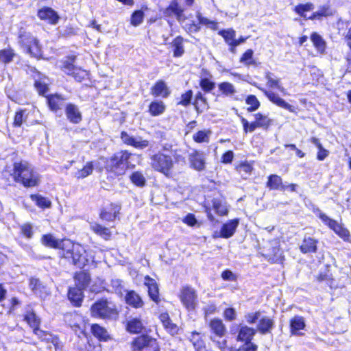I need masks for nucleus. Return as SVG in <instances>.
<instances>
[{
  "mask_svg": "<svg viewBox=\"0 0 351 351\" xmlns=\"http://www.w3.org/2000/svg\"><path fill=\"white\" fill-rule=\"evenodd\" d=\"M14 57L15 52L12 47L0 49V62L5 64H9L12 62Z\"/></svg>",
  "mask_w": 351,
  "mask_h": 351,
  "instance_id": "nucleus-56",
  "label": "nucleus"
},
{
  "mask_svg": "<svg viewBox=\"0 0 351 351\" xmlns=\"http://www.w3.org/2000/svg\"><path fill=\"white\" fill-rule=\"evenodd\" d=\"M90 332L100 342H106L111 339L107 330L99 324L90 325Z\"/></svg>",
  "mask_w": 351,
  "mask_h": 351,
  "instance_id": "nucleus-39",
  "label": "nucleus"
},
{
  "mask_svg": "<svg viewBox=\"0 0 351 351\" xmlns=\"http://www.w3.org/2000/svg\"><path fill=\"white\" fill-rule=\"evenodd\" d=\"M189 341L191 343L194 351H208L206 348L203 336L199 332L193 330L191 332Z\"/></svg>",
  "mask_w": 351,
  "mask_h": 351,
  "instance_id": "nucleus-38",
  "label": "nucleus"
},
{
  "mask_svg": "<svg viewBox=\"0 0 351 351\" xmlns=\"http://www.w3.org/2000/svg\"><path fill=\"white\" fill-rule=\"evenodd\" d=\"M184 9L180 6L178 0H171L169 5L164 10L163 14L166 17L175 16L180 21L183 17Z\"/></svg>",
  "mask_w": 351,
  "mask_h": 351,
  "instance_id": "nucleus-31",
  "label": "nucleus"
},
{
  "mask_svg": "<svg viewBox=\"0 0 351 351\" xmlns=\"http://www.w3.org/2000/svg\"><path fill=\"white\" fill-rule=\"evenodd\" d=\"M73 279L76 287L86 290L92 282L90 274L87 270H79L73 273Z\"/></svg>",
  "mask_w": 351,
  "mask_h": 351,
  "instance_id": "nucleus-20",
  "label": "nucleus"
},
{
  "mask_svg": "<svg viewBox=\"0 0 351 351\" xmlns=\"http://www.w3.org/2000/svg\"><path fill=\"white\" fill-rule=\"evenodd\" d=\"M253 116L254 120L249 122L247 119L242 115L238 114L242 124L243 133H252L257 129L268 130L274 124L273 119L269 118L267 114L258 112L254 114Z\"/></svg>",
  "mask_w": 351,
  "mask_h": 351,
  "instance_id": "nucleus-9",
  "label": "nucleus"
},
{
  "mask_svg": "<svg viewBox=\"0 0 351 351\" xmlns=\"http://www.w3.org/2000/svg\"><path fill=\"white\" fill-rule=\"evenodd\" d=\"M150 166L154 171L168 178L173 177L174 161L171 156L158 152L150 157Z\"/></svg>",
  "mask_w": 351,
  "mask_h": 351,
  "instance_id": "nucleus-7",
  "label": "nucleus"
},
{
  "mask_svg": "<svg viewBox=\"0 0 351 351\" xmlns=\"http://www.w3.org/2000/svg\"><path fill=\"white\" fill-rule=\"evenodd\" d=\"M158 319L162 323L165 330L171 335L174 336L178 333L179 328L177 324H174L167 312L161 313Z\"/></svg>",
  "mask_w": 351,
  "mask_h": 351,
  "instance_id": "nucleus-32",
  "label": "nucleus"
},
{
  "mask_svg": "<svg viewBox=\"0 0 351 351\" xmlns=\"http://www.w3.org/2000/svg\"><path fill=\"white\" fill-rule=\"evenodd\" d=\"M218 34L223 38L225 43L228 46L229 51L234 53L232 43L235 41L236 31L232 28L222 29L218 32Z\"/></svg>",
  "mask_w": 351,
  "mask_h": 351,
  "instance_id": "nucleus-41",
  "label": "nucleus"
},
{
  "mask_svg": "<svg viewBox=\"0 0 351 351\" xmlns=\"http://www.w3.org/2000/svg\"><path fill=\"white\" fill-rule=\"evenodd\" d=\"M45 99L49 109L53 112L61 110L64 106L66 99L59 93L49 94L45 96Z\"/></svg>",
  "mask_w": 351,
  "mask_h": 351,
  "instance_id": "nucleus-21",
  "label": "nucleus"
},
{
  "mask_svg": "<svg viewBox=\"0 0 351 351\" xmlns=\"http://www.w3.org/2000/svg\"><path fill=\"white\" fill-rule=\"evenodd\" d=\"M77 57L69 55L59 61L58 69L65 75L71 77L77 82H82L89 78V72L75 65Z\"/></svg>",
  "mask_w": 351,
  "mask_h": 351,
  "instance_id": "nucleus-3",
  "label": "nucleus"
},
{
  "mask_svg": "<svg viewBox=\"0 0 351 351\" xmlns=\"http://www.w3.org/2000/svg\"><path fill=\"white\" fill-rule=\"evenodd\" d=\"M333 15V10L330 5H323L319 8V10L313 12L308 19L311 21H321L324 18H327Z\"/></svg>",
  "mask_w": 351,
  "mask_h": 351,
  "instance_id": "nucleus-43",
  "label": "nucleus"
},
{
  "mask_svg": "<svg viewBox=\"0 0 351 351\" xmlns=\"http://www.w3.org/2000/svg\"><path fill=\"white\" fill-rule=\"evenodd\" d=\"M263 94L267 98L274 104L276 106L284 108L291 112L297 114L296 108L293 106L288 104L282 98L278 96V94L271 92L268 91L264 88H262L258 86H256Z\"/></svg>",
  "mask_w": 351,
  "mask_h": 351,
  "instance_id": "nucleus-16",
  "label": "nucleus"
},
{
  "mask_svg": "<svg viewBox=\"0 0 351 351\" xmlns=\"http://www.w3.org/2000/svg\"><path fill=\"white\" fill-rule=\"evenodd\" d=\"M273 74L271 72H267L265 73V79L267 80V84L269 88H276L281 91L284 90V88L280 85V79L276 78L274 79L272 77Z\"/></svg>",
  "mask_w": 351,
  "mask_h": 351,
  "instance_id": "nucleus-64",
  "label": "nucleus"
},
{
  "mask_svg": "<svg viewBox=\"0 0 351 351\" xmlns=\"http://www.w3.org/2000/svg\"><path fill=\"white\" fill-rule=\"evenodd\" d=\"M125 303L129 306L138 309L145 306L142 297L134 290H127L124 296Z\"/></svg>",
  "mask_w": 351,
  "mask_h": 351,
  "instance_id": "nucleus-23",
  "label": "nucleus"
},
{
  "mask_svg": "<svg viewBox=\"0 0 351 351\" xmlns=\"http://www.w3.org/2000/svg\"><path fill=\"white\" fill-rule=\"evenodd\" d=\"M94 169V162L93 161H88L86 165L81 169H79L75 175V177L77 179H84L88 176L91 175Z\"/></svg>",
  "mask_w": 351,
  "mask_h": 351,
  "instance_id": "nucleus-55",
  "label": "nucleus"
},
{
  "mask_svg": "<svg viewBox=\"0 0 351 351\" xmlns=\"http://www.w3.org/2000/svg\"><path fill=\"white\" fill-rule=\"evenodd\" d=\"M178 298L189 312L194 311L198 305V295L197 291L190 285L182 286L178 294Z\"/></svg>",
  "mask_w": 351,
  "mask_h": 351,
  "instance_id": "nucleus-12",
  "label": "nucleus"
},
{
  "mask_svg": "<svg viewBox=\"0 0 351 351\" xmlns=\"http://www.w3.org/2000/svg\"><path fill=\"white\" fill-rule=\"evenodd\" d=\"M37 16L40 21H45L49 25H56L59 20L60 16L56 11L52 8L44 6L37 11Z\"/></svg>",
  "mask_w": 351,
  "mask_h": 351,
  "instance_id": "nucleus-18",
  "label": "nucleus"
},
{
  "mask_svg": "<svg viewBox=\"0 0 351 351\" xmlns=\"http://www.w3.org/2000/svg\"><path fill=\"white\" fill-rule=\"evenodd\" d=\"M314 47L320 53H324L326 49V42L317 32H313L310 36Z\"/></svg>",
  "mask_w": 351,
  "mask_h": 351,
  "instance_id": "nucleus-54",
  "label": "nucleus"
},
{
  "mask_svg": "<svg viewBox=\"0 0 351 351\" xmlns=\"http://www.w3.org/2000/svg\"><path fill=\"white\" fill-rule=\"evenodd\" d=\"M120 138L123 144L129 146H132L136 149H144L149 145L148 140L142 139L141 137L137 141L136 138L128 134L125 131H121L120 134Z\"/></svg>",
  "mask_w": 351,
  "mask_h": 351,
  "instance_id": "nucleus-22",
  "label": "nucleus"
},
{
  "mask_svg": "<svg viewBox=\"0 0 351 351\" xmlns=\"http://www.w3.org/2000/svg\"><path fill=\"white\" fill-rule=\"evenodd\" d=\"M65 114L70 123L77 124L82 120V115L77 106L72 103L67 104L64 107Z\"/></svg>",
  "mask_w": 351,
  "mask_h": 351,
  "instance_id": "nucleus-29",
  "label": "nucleus"
},
{
  "mask_svg": "<svg viewBox=\"0 0 351 351\" xmlns=\"http://www.w3.org/2000/svg\"><path fill=\"white\" fill-rule=\"evenodd\" d=\"M66 261H70L73 265L80 268H83L90 263V261L86 255V251L78 243L75 244L69 259Z\"/></svg>",
  "mask_w": 351,
  "mask_h": 351,
  "instance_id": "nucleus-15",
  "label": "nucleus"
},
{
  "mask_svg": "<svg viewBox=\"0 0 351 351\" xmlns=\"http://www.w3.org/2000/svg\"><path fill=\"white\" fill-rule=\"evenodd\" d=\"M61 239H56L52 234L47 233L41 236L40 243L45 247L56 250L59 247L60 244Z\"/></svg>",
  "mask_w": 351,
  "mask_h": 351,
  "instance_id": "nucleus-45",
  "label": "nucleus"
},
{
  "mask_svg": "<svg viewBox=\"0 0 351 351\" xmlns=\"http://www.w3.org/2000/svg\"><path fill=\"white\" fill-rule=\"evenodd\" d=\"M234 169L241 175L250 176L254 170L253 162L241 161L235 165Z\"/></svg>",
  "mask_w": 351,
  "mask_h": 351,
  "instance_id": "nucleus-51",
  "label": "nucleus"
},
{
  "mask_svg": "<svg viewBox=\"0 0 351 351\" xmlns=\"http://www.w3.org/2000/svg\"><path fill=\"white\" fill-rule=\"evenodd\" d=\"M220 95L223 97H231L236 93L234 85L229 82H222L218 84Z\"/></svg>",
  "mask_w": 351,
  "mask_h": 351,
  "instance_id": "nucleus-53",
  "label": "nucleus"
},
{
  "mask_svg": "<svg viewBox=\"0 0 351 351\" xmlns=\"http://www.w3.org/2000/svg\"><path fill=\"white\" fill-rule=\"evenodd\" d=\"M145 13L143 10H134L130 16V25L134 27H137L140 25L143 21Z\"/></svg>",
  "mask_w": 351,
  "mask_h": 351,
  "instance_id": "nucleus-63",
  "label": "nucleus"
},
{
  "mask_svg": "<svg viewBox=\"0 0 351 351\" xmlns=\"http://www.w3.org/2000/svg\"><path fill=\"white\" fill-rule=\"evenodd\" d=\"M212 206L216 214L219 216H225L228 213V209L219 199H213L212 200Z\"/></svg>",
  "mask_w": 351,
  "mask_h": 351,
  "instance_id": "nucleus-62",
  "label": "nucleus"
},
{
  "mask_svg": "<svg viewBox=\"0 0 351 351\" xmlns=\"http://www.w3.org/2000/svg\"><path fill=\"white\" fill-rule=\"evenodd\" d=\"M19 44L24 51L36 60L43 59V51L39 40L30 32H20L18 35Z\"/></svg>",
  "mask_w": 351,
  "mask_h": 351,
  "instance_id": "nucleus-4",
  "label": "nucleus"
},
{
  "mask_svg": "<svg viewBox=\"0 0 351 351\" xmlns=\"http://www.w3.org/2000/svg\"><path fill=\"white\" fill-rule=\"evenodd\" d=\"M90 230L104 241H110L113 237V234L110 228L99 223L95 222L92 224L90 226Z\"/></svg>",
  "mask_w": 351,
  "mask_h": 351,
  "instance_id": "nucleus-35",
  "label": "nucleus"
},
{
  "mask_svg": "<svg viewBox=\"0 0 351 351\" xmlns=\"http://www.w3.org/2000/svg\"><path fill=\"white\" fill-rule=\"evenodd\" d=\"M212 132L210 130H200L195 132L192 138L194 142L198 144L208 143L210 141V136Z\"/></svg>",
  "mask_w": 351,
  "mask_h": 351,
  "instance_id": "nucleus-52",
  "label": "nucleus"
},
{
  "mask_svg": "<svg viewBox=\"0 0 351 351\" xmlns=\"http://www.w3.org/2000/svg\"><path fill=\"white\" fill-rule=\"evenodd\" d=\"M313 9V3L311 2H307L306 3H298L293 8V11L300 17L304 19H308L306 12L312 11Z\"/></svg>",
  "mask_w": 351,
  "mask_h": 351,
  "instance_id": "nucleus-50",
  "label": "nucleus"
},
{
  "mask_svg": "<svg viewBox=\"0 0 351 351\" xmlns=\"http://www.w3.org/2000/svg\"><path fill=\"white\" fill-rule=\"evenodd\" d=\"M125 330L130 334H141L145 330L143 319L141 317H132L128 320L125 325Z\"/></svg>",
  "mask_w": 351,
  "mask_h": 351,
  "instance_id": "nucleus-33",
  "label": "nucleus"
},
{
  "mask_svg": "<svg viewBox=\"0 0 351 351\" xmlns=\"http://www.w3.org/2000/svg\"><path fill=\"white\" fill-rule=\"evenodd\" d=\"M202 74L206 77L200 78L199 80V86L204 93H210L215 89L216 86L215 82L211 80L212 75L206 69H202Z\"/></svg>",
  "mask_w": 351,
  "mask_h": 351,
  "instance_id": "nucleus-37",
  "label": "nucleus"
},
{
  "mask_svg": "<svg viewBox=\"0 0 351 351\" xmlns=\"http://www.w3.org/2000/svg\"><path fill=\"white\" fill-rule=\"evenodd\" d=\"M274 327V320L267 316H263L258 319L255 330L256 332H259L261 335H266L270 333Z\"/></svg>",
  "mask_w": 351,
  "mask_h": 351,
  "instance_id": "nucleus-36",
  "label": "nucleus"
},
{
  "mask_svg": "<svg viewBox=\"0 0 351 351\" xmlns=\"http://www.w3.org/2000/svg\"><path fill=\"white\" fill-rule=\"evenodd\" d=\"M254 51L252 49H247L240 57L239 62L246 66H256V60L253 58Z\"/></svg>",
  "mask_w": 351,
  "mask_h": 351,
  "instance_id": "nucleus-59",
  "label": "nucleus"
},
{
  "mask_svg": "<svg viewBox=\"0 0 351 351\" xmlns=\"http://www.w3.org/2000/svg\"><path fill=\"white\" fill-rule=\"evenodd\" d=\"M265 186L269 191H280L282 192L285 191L295 192L298 189V185L294 183L285 184L282 177L275 173L270 174L267 176Z\"/></svg>",
  "mask_w": 351,
  "mask_h": 351,
  "instance_id": "nucleus-14",
  "label": "nucleus"
},
{
  "mask_svg": "<svg viewBox=\"0 0 351 351\" xmlns=\"http://www.w3.org/2000/svg\"><path fill=\"white\" fill-rule=\"evenodd\" d=\"M11 176L14 181L25 188H34L39 185V175L34 170L27 162H15Z\"/></svg>",
  "mask_w": 351,
  "mask_h": 351,
  "instance_id": "nucleus-2",
  "label": "nucleus"
},
{
  "mask_svg": "<svg viewBox=\"0 0 351 351\" xmlns=\"http://www.w3.org/2000/svg\"><path fill=\"white\" fill-rule=\"evenodd\" d=\"M84 289L76 287H71L68 289L67 298L74 307H81L84 301Z\"/></svg>",
  "mask_w": 351,
  "mask_h": 351,
  "instance_id": "nucleus-25",
  "label": "nucleus"
},
{
  "mask_svg": "<svg viewBox=\"0 0 351 351\" xmlns=\"http://www.w3.org/2000/svg\"><path fill=\"white\" fill-rule=\"evenodd\" d=\"M150 94L154 97L167 98L171 95V90L165 81L158 80L151 87Z\"/></svg>",
  "mask_w": 351,
  "mask_h": 351,
  "instance_id": "nucleus-24",
  "label": "nucleus"
},
{
  "mask_svg": "<svg viewBox=\"0 0 351 351\" xmlns=\"http://www.w3.org/2000/svg\"><path fill=\"white\" fill-rule=\"evenodd\" d=\"M306 327L304 318L300 315H294L289 320V331L291 335L302 336L304 333L300 330Z\"/></svg>",
  "mask_w": 351,
  "mask_h": 351,
  "instance_id": "nucleus-27",
  "label": "nucleus"
},
{
  "mask_svg": "<svg viewBox=\"0 0 351 351\" xmlns=\"http://www.w3.org/2000/svg\"><path fill=\"white\" fill-rule=\"evenodd\" d=\"M195 16L199 21V26H206L213 31L218 29L219 23L217 21L210 20L209 19L204 17L200 12H197Z\"/></svg>",
  "mask_w": 351,
  "mask_h": 351,
  "instance_id": "nucleus-49",
  "label": "nucleus"
},
{
  "mask_svg": "<svg viewBox=\"0 0 351 351\" xmlns=\"http://www.w3.org/2000/svg\"><path fill=\"white\" fill-rule=\"evenodd\" d=\"M314 213L326 226L342 239L343 241L351 243V235L347 228L340 225L336 220L330 218L318 208L314 210Z\"/></svg>",
  "mask_w": 351,
  "mask_h": 351,
  "instance_id": "nucleus-10",
  "label": "nucleus"
},
{
  "mask_svg": "<svg viewBox=\"0 0 351 351\" xmlns=\"http://www.w3.org/2000/svg\"><path fill=\"white\" fill-rule=\"evenodd\" d=\"M92 317L102 319H116L119 316V310L115 305L110 306V302L106 297H102L94 302L90 307Z\"/></svg>",
  "mask_w": 351,
  "mask_h": 351,
  "instance_id": "nucleus-5",
  "label": "nucleus"
},
{
  "mask_svg": "<svg viewBox=\"0 0 351 351\" xmlns=\"http://www.w3.org/2000/svg\"><path fill=\"white\" fill-rule=\"evenodd\" d=\"M193 92L191 89L186 90L180 95V99L177 101L176 105L182 107H188L192 102Z\"/></svg>",
  "mask_w": 351,
  "mask_h": 351,
  "instance_id": "nucleus-61",
  "label": "nucleus"
},
{
  "mask_svg": "<svg viewBox=\"0 0 351 351\" xmlns=\"http://www.w3.org/2000/svg\"><path fill=\"white\" fill-rule=\"evenodd\" d=\"M239 225V219H233L223 223L221 227L219 237L228 239L233 236Z\"/></svg>",
  "mask_w": 351,
  "mask_h": 351,
  "instance_id": "nucleus-34",
  "label": "nucleus"
},
{
  "mask_svg": "<svg viewBox=\"0 0 351 351\" xmlns=\"http://www.w3.org/2000/svg\"><path fill=\"white\" fill-rule=\"evenodd\" d=\"M29 197L35 203L36 206L43 210L50 208L51 207V201L49 198L40 194H31Z\"/></svg>",
  "mask_w": 351,
  "mask_h": 351,
  "instance_id": "nucleus-46",
  "label": "nucleus"
},
{
  "mask_svg": "<svg viewBox=\"0 0 351 351\" xmlns=\"http://www.w3.org/2000/svg\"><path fill=\"white\" fill-rule=\"evenodd\" d=\"M232 335L237 333L236 340L237 342L243 343L237 351H257L258 345L252 342L256 330L247 325H239L237 331L231 329Z\"/></svg>",
  "mask_w": 351,
  "mask_h": 351,
  "instance_id": "nucleus-8",
  "label": "nucleus"
},
{
  "mask_svg": "<svg viewBox=\"0 0 351 351\" xmlns=\"http://www.w3.org/2000/svg\"><path fill=\"white\" fill-rule=\"evenodd\" d=\"M166 105L160 99H154L152 101L147 108V112L151 117H158L165 113Z\"/></svg>",
  "mask_w": 351,
  "mask_h": 351,
  "instance_id": "nucleus-40",
  "label": "nucleus"
},
{
  "mask_svg": "<svg viewBox=\"0 0 351 351\" xmlns=\"http://www.w3.org/2000/svg\"><path fill=\"white\" fill-rule=\"evenodd\" d=\"M208 327L210 332V340L221 351H226L228 346V341L223 339L227 333V328L223 320L219 317H214L208 322Z\"/></svg>",
  "mask_w": 351,
  "mask_h": 351,
  "instance_id": "nucleus-6",
  "label": "nucleus"
},
{
  "mask_svg": "<svg viewBox=\"0 0 351 351\" xmlns=\"http://www.w3.org/2000/svg\"><path fill=\"white\" fill-rule=\"evenodd\" d=\"M318 240L311 237H305L300 246V250L302 254L315 253L317 250Z\"/></svg>",
  "mask_w": 351,
  "mask_h": 351,
  "instance_id": "nucleus-42",
  "label": "nucleus"
},
{
  "mask_svg": "<svg viewBox=\"0 0 351 351\" xmlns=\"http://www.w3.org/2000/svg\"><path fill=\"white\" fill-rule=\"evenodd\" d=\"M130 180L134 185L138 187H143L146 184V179L140 171L132 172L130 176Z\"/></svg>",
  "mask_w": 351,
  "mask_h": 351,
  "instance_id": "nucleus-60",
  "label": "nucleus"
},
{
  "mask_svg": "<svg viewBox=\"0 0 351 351\" xmlns=\"http://www.w3.org/2000/svg\"><path fill=\"white\" fill-rule=\"evenodd\" d=\"M23 320L32 328V332L40 327L41 319L36 315L33 308L27 310L23 315Z\"/></svg>",
  "mask_w": 351,
  "mask_h": 351,
  "instance_id": "nucleus-30",
  "label": "nucleus"
},
{
  "mask_svg": "<svg viewBox=\"0 0 351 351\" xmlns=\"http://www.w3.org/2000/svg\"><path fill=\"white\" fill-rule=\"evenodd\" d=\"M184 42L185 39L182 36H177L169 43V45L173 58H180L184 54Z\"/></svg>",
  "mask_w": 351,
  "mask_h": 351,
  "instance_id": "nucleus-28",
  "label": "nucleus"
},
{
  "mask_svg": "<svg viewBox=\"0 0 351 351\" xmlns=\"http://www.w3.org/2000/svg\"><path fill=\"white\" fill-rule=\"evenodd\" d=\"M189 166L191 169L202 171L206 169V160L204 153L197 149H193L189 155Z\"/></svg>",
  "mask_w": 351,
  "mask_h": 351,
  "instance_id": "nucleus-19",
  "label": "nucleus"
},
{
  "mask_svg": "<svg viewBox=\"0 0 351 351\" xmlns=\"http://www.w3.org/2000/svg\"><path fill=\"white\" fill-rule=\"evenodd\" d=\"M27 119L26 110L19 108L14 112L13 117L12 126L15 128H21Z\"/></svg>",
  "mask_w": 351,
  "mask_h": 351,
  "instance_id": "nucleus-57",
  "label": "nucleus"
},
{
  "mask_svg": "<svg viewBox=\"0 0 351 351\" xmlns=\"http://www.w3.org/2000/svg\"><path fill=\"white\" fill-rule=\"evenodd\" d=\"M314 280L317 283L325 282L328 285L332 284L334 282V278L330 270V265H326L325 269L323 271L319 272V274L315 276Z\"/></svg>",
  "mask_w": 351,
  "mask_h": 351,
  "instance_id": "nucleus-47",
  "label": "nucleus"
},
{
  "mask_svg": "<svg viewBox=\"0 0 351 351\" xmlns=\"http://www.w3.org/2000/svg\"><path fill=\"white\" fill-rule=\"evenodd\" d=\"M132 154L127 149H121L112 154L110 156L100 157L104 162V166L99 171L104 170L108 180L119 178L126 174L128 170L134 168L130 159Z\"/></svg>",
  "mask_w": 351,
  "mask_h": 351,
  "instance_id": "nucleus-1",
  "label": "nucleus"
},
{
  "mask_svg": "<svg viewBox=\"0 0 351 351\" xmlns=\"http://www.w3.org/2000/svg\"><path fill=\"white\" fill-rule=\"evenodd\" d=\"M245 103L248 106L246 108L248 112H255L261 106V102L254 95H247L245 99Z\"/></svg>",
  "mask_w": 351,
  "mask_h": 351,
  "instance_id": "nucleus-58",
  "label": "nucleus"
},
{
  "mask_svg": "<svg viewBox=\"0 0 351 351\" xmlns=\"http://www.w3.org/2000/svg\"><path fill=\"white\" fill-rule=\"evenodd\" d=\"M121 205L117 202H110L102 206L99 213V219L105 222H114L119 220Z\"/></svg>",
  "mask_w": 351,
  "mask_h": 351,
  "instance_id": "nucleus-13",
  "label": "nucleus"
},
{
  "mask_svg": "<svg viewBox=\"0 0 351 351\" xmlns=\"http://www.w3.org/2000/svg\"><path fill=\"white\" fill-rule=\"evenodd\" d=\"M144 285L147 288V295L149 299L158 305L161 302L159 286L156 280L147 275L145 276Z\"/></svg>",
  "mask_w": 351,
  "mask_h": 351,
  "instance_id": "nucleus-17",
  "label": "nucleus"
},
{
  "mask_svg": "<svg viewBox=\"0 0 351 351\" xmlns=\"http://www.w3.org/2000/svg\"><path fill=\"white\" fill-rule=\"evenodd\" d=\"M132 351H161L158 340L148 335L135 337L130 343Z\"/></svg>",
  "mask_w": 351,
  "mask_h": 351,
  "instance_id": "nucleus-11",
  "label": "nucleus"
},
{
  "mask_svg": "<svg viewBox=\"0 0 351 351\" xmlns=\"http://www.w3.org/2000/svg\"><path fill=\"white\" fill-rule=\"evenodd\" d=\"M192 104L197 114H201L203 112V110L201 109V106L206 107L208 105L206 97L201 91L196 93Z\"/></svg>",
  "mask_w": 351,
  "mask_h": 351,
  "instance_id": "nucleus-48",
  "label": "nucleus"
},
{
  "mask_svg": "<svg viewBox=\"0 0 351 351\" xmlns=\"http://www.w3.org/2000/svg\"><path fill=\"white\" fill-rule=\"evenodd\" d=\"M75 244L76 243L75 242L67 237L62 238L60 244H59V247H57L56 249L58 250L59 258L66 261L69 259Z\"/></svg>",
  "mask_w": 351,
  "mask_h": 351,
  "instance_id": "nucleus-26",
  "label": "nucleus"
},
{
  "mask_svg": "<svg viewBox=\"0 0 351 351\" xmlns=\"http://www.w3.org/2000/svg\"><path fill=\"white\" fill-rule=\"evenodd\" d=\"M308 141L313 143L317 148L316 154L317 160L323 161L328 156L329 151L323 147L319 138L315 136H311L308 138Z\"/></svg>",
  "mask_w": 351,
  "mask_h": 351,
  "instance_id": "nucleus-44",
  "label": "nucleus"
}]
</instances>
